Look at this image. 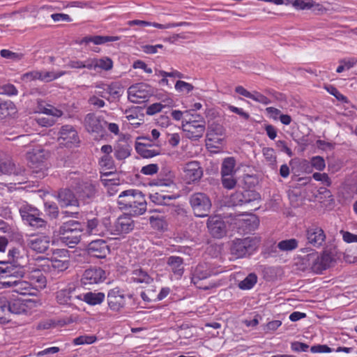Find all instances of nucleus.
<instances>
[{"label":"nucleus","instance_id":"4d7b16f0","mask_svg":"<svg viewBox=\"0 0 357 357\" xmlns=\"http://www.w3.org/2000/svg\"><path fill=\"white\" fill-rule=\"evenodd\" d=\"M96 340V337L93 335H81L73 340L75 345H82L84 344H92Z\"/></svg>","mask_w":357,"mask_h":357},{"label":"nucleus","instance_id":"cd10ccee","mask_svg":"<svg viewBox=\"0 0 357 357\" xmlns=\"http://www.w3.org/2000/svg\"><path fill=\"white\" fill-rule=\"evenodd\" d=\"M42 271H43L42 268L39 269L38 268H33L31 271H28L27 273L25 270V275L24 277L28 278L33 285H38L39 287H45L46 278Z\"/></svg>","mask_w":357,"mask_h":357},{"label":"nucleus","instance_id":"6ab92c4d","mask_svg":"<svg viewBox=\"0 0 357 357\" xmlns=\"http://www.w3.org/2000/svg\"><path fill=\"white\" fill-rule=\"evenodd\" d=\"M75 288L66 287L56 292V301L59 305H73L77 300L79 301V295H75Z\"/></svg>","mask_w":357,"mask_h":357},{"label":"nucleus","instance_id":"f8f14e48","mask_svg":"<svg viewBox=\"0 0 357 357\" xmlns=\"http://www.w3.org/2000/svg\"><path fill=\"white\" fill-rule=\"evenodd\" d=\"M98 185L91 181H83L77 186L76 194L79 202L89 204L94 201L98 194Z\"/></svg>","mask_w":357,"mask_h":357},{"label":"nucleus","instance_id":"0e129e2a","mask_svg":"<svg viewBox=\"0 0 357 357\" xmlns=\"http://www.w3.org/2000/svg\"><path fill=\"white\" fill-rule=\"evenodd\" d=\"M250 98L257 102L266 105L271 103L270 99H268L266 96L257 91H254L253 93H251V97H250Z\"/></svg>","mask_w":357,"mask_h":357},{"label":"nucleus","instance_id":"a211bd4d","mask_svg":"<svg viewBox=\"0 0 357 357\" xmlns=\"http://www.w3.org/2000/svg\"><path fill=\"white\" fill-rule=\"evenodd\" d=\"M59 142L66 146H71L79 142V137L73 126L65 125L59 131Z\"/></svg>","mask_w":357,"mask_h":357},{"label":"nucleus","instance_id":"5fc2aeb1","mask_svg":"<svg viewBox=\"0 0 357 357\" xmlns=\"http://www.w3.org/2000/svg\"><path fill=\"white\" fill-rule=\"evenodd\" d=\"M45 211L52 218H56L59 215V208L54 202L45 203Z\"/></svg>","mask_w":357,"mask_h":357},{"label":"nucleus","instance_id":"6e6d98bb","mask_svg":"<svg viewBox=\"0 0 357 357\" xmlns=\"http://www.w3.org/2000/svg\"><path fill=\"white\" fill-rule=\"evenodd\" d=\"M0 55L5 59H10L12 61H20L23 58V54L21 53L13 52L9 50H1Z\"/></svg>","mask_w":357,"mask_h":357},{"label":"nucleus","instance_id":"680f3d73","mask_svg":"<svg viewBox=\"0 0 357 357\" xmlns=\"http://www.w3.org/2000/svg\"><path fill=\"white\" fill-rule=\"evenodd\" d=\"M149 222L151 226L157 229H162L165 225L163 218L159 215H152L149 218Z\"/></svg>","mask_w":357,"mask_h":357},{"label":"nucleus","instance_id":"5701e85b","mask_svg":"<svg viewBox=\"0 0 357 357\" xmlns=\"http://www.w3.org/2000/svg\"><path fill=\"white\" fill-rule=\"evenodd\" d=\"M306 238L310 244L314 247H319L324 242L326 235L321 227L313 225L307 229Z\"/></svg>","mask_w":357,"mask_h":357},{"label":"nucleus","instance_id":"7ed1b4c3","mask_svg":"<svg viewBox=\"0 0 357 357\" xmlns=\"http://www.w3.org/2000/svg\"><path fill=\"white\" fill-rule=\"evenodd\" d=\"M68 251L66 249H56L52 256L47 259L40 266L43 272L52 275L66 271L70 266Z\"/></svg>","mask_w":357,"mask_h":357},{"label":"nucleus","instance_id":"37998d69","mask_svg":"<svg viewBox=\"0 0 357 357\" xmlns=\"http://www.w3.org/2000/svg\"><path fill=\"white\" fill-rule=\"evenodd\" d=\"M298 246V241L295 238L282 240L278 243L277 247L280 251L290 252L296 250Z\"/></svg>","mask_w":357,"mask_h":357},{"label":"nucleus","instance_id":"58836bf2","mask_svg":"<svg viewBox=\"0 0 357 357\" xmlns=\"http://www.w3.org/2000/svg\"><path fill=\"white\" fill-rule=\"evenodd\" d=\"M236 160L232 157H228L224 159L221 166V174L225 176L234 175Z\"/></svg>","mask_w":357,"mask_h":357},{"label":"nucleus","instance_id":"393cba45","mask_svg":"<svg viewBox=\"0 0 357 357\" xmlns=\"http://www.w3.org/2000/svg\"><path fill=\"white\" fill-rule=\"evenodd\" d=\"M181 128L185 137L191 140H198L202 138L205 132L204 127L190 125V123L182 121Z\"/></svg>","mask_w":357,"mask_h":357},{"label":"nucleus","instance_id":"423d86ee","mask_svg":"<svg viewBox=\"0 0 357 357\" xmlns=\"http://www.w3.org/2000/svg\"><path fill=\"white\" fill-rule=\"evenodd\" d=\"M22 220L29 225L36 229L45 228L47 222L41 217L42 213L27 203H23L19 207Z\"/></svg>","mask_w":357,"mask_h":357},{"label":"nucleus","instance_id":"864d4df0","mask_svg":"<svg viewBox=\"0 0 357 357\" xmlns=\"http://www.w3.org/2000/svg\"><path fill=\"white\" fill-rule=\"evenodd\" d=\"M105 86H107V83H104V82L97 83L95 86V88H96L95 93L97 96H98L99 97H101L102 98L106 99L108 101H110V98L108 96L109 92H107V91H106Z\"/></svg>","mask_w":357,"mask_h":357},{"label":"nucleus","instance_id":"13d9d810","mask_svg":"<svg viewBox=\"0 0 357 357\" xmlns=\"http://www.w3.org/2000/svg\"><path fill=\"white\" fill-rule=\"evenodd\" d=\"M310 164L312 167L318 171H322L326 167L324 158L319 155L312 157L310 160Z\"/></svg>","mask_w":357,"mask_h":357},{"label":"nucleus","instance_id":"aec40b11","mask_svg":"<svg viewBox=\"0 0 357 357\" xmlns=\"http://www.w3.org/2000/svg\"><path fill=\"white\" fill-rule=\"evenodd\" d=\"M50 244V237L45 234L31 236L27 240V245L38 253H44L47 251Z\"/></svg>","mask_w":357,"mask_h":357},{"label":"nucleus","instance_id":"69168bd1","mask_svg":"<svg viewBox=\"0 0 357 357\" xmlns=\"http://www.w3.org/2000/svg\"><path fill=\"white\" fill-rule=\"evenodd\" d=\"M193 88L191 84L181 80L177 81L175 84L176 90L179 92L185 91L189 93L192 91Z\"/></svg>","mask_w":357,"mask_h":357},{"label":"nucleus","instance_id":"09e8293b","mask_svg":"<svg viewBox=\"0 0 357 357\" xmlns=\"http://www.w3.org/2000/svg\"><path fill=\"white\" fill-rule=\"evenodd\" d=\"M224 136L222 135H216L212 132H208L207 130L206 137H207V145L211 146L212 147L218 148L219 146L222 145L223 142Z\"/></svg>","mask_w":357,"mask_h":357},{"label":"nucleus","instance_id":"603ef678","mask_svg":"<svg viewBox=\"0 0 357 357\" xmlns=\"http://www.w3.org/2000/svg\"><path fill=\"white\" fill-rule=\"evenodd\" d=\"M259 225V219L253 215L250 218L243 220V226L246 228L248 232H251L257 229Z\"/></svg>","mask_w":357,"mask_h":357},{"label":"nucleus","instance_id":"2f4dec72","mask_svg":"<svg viewBox=\"0 0 357 357\" xmlns=\"http://www.w3.org/2000/svg\"><path fill=\"white\" fill-rule=\"evenodd\" d=\"M135 149L137 153L144 158H151L160 153L159 149H149L145 143L136 142Z\"/></svg>","mask_w":357,"mask_h":357},{"label":"nucleus","instance_id":"0eeeda50","mask_svg":"<svg viewBox=\"0 0 357 357\" xmlns=\"http://www.w3.org/2000/svg\"><path fill=\"white\" fill-rule=\"evenodd\" d=\"M190 205L195 216L204 218L211 212L212 204L209 197L204 192H195L189 197Z\"/></svg>","mask_w":357,"mask_h":357},{"label":"nucleus","instance_id":"c03bdc74","mask_svg":"<svg viewBox=\"0 0 357 357\" xmlns=\"http://www.w3.org/2000/svg\"><path fill=\"white\" fill-rule=\"evenodd\" d=\"M340 65L336 69L337 73L344 70H349L357 64V59L355 57L344 58L339 61Z\"/></svg>","mask_w":357,"mask_h":357},{"label":"nucleus","instance_id":"8fccbe9b","mask_svg":"<svg viewBox=\"0 0 357 357\" xmlns=\"http://www.w3.org/2000/svg\"><path fill=\"white\" fill-rule=\"evenodd\" d=\"M174 175L169 172L167 178H159L155 181L154 184L160 187L174 188L176 184L174 181Z\"/></svg>","mask_w":357,"mask_h":357},{"label":"nucleus","instance_id":"2eb2a0df","mask_svg":"<svg viewBox=\"0 0 357 357\" xmlns=\"http://www.w3.org/2000/svg\"><path fill=\"white\" fill-rule=\"evenodd\" d=\"M107 304L109 309L119 312L126 305V298L123 291L119 287L110 289L107 293Z\"/></svg>","mask_w":357,"mask_h":357},{"label":"nucleus","instance_id":"4c0bfd02","mask_svg":"<svg viewBox=\"0 0 357 357\" xmlns=\"http://www.w3.org/2000/svg\"><path fill=\"white\" fill-rule=\"evenodd\" d=\"M10 321L8 301L5 297H0V324H5Z\"/></svg>","mask_w":357,"mask_h":357},{"label":"nucleus","instance_id":"39448f33","mask_svg":"<svg viewBox=\"0 0 357 357\" xmlns=\"http://www.w3.org/2000/svg\"><path fill=\"white\" fill-rule=\"evenodd\" d=\"M259 245L257 238H236L231 245L230 252L235 258H243L252 255Z\"/></svg>","mask_w":357,"mask_h":357},{"label":"nucleus","instance_id":"3c124183","mask_svg":"<svg viewBox=\"0 0 357 357\" xmlns=\"http://www.w3.org/2000/svg\"><path fill=\"white\" fill-rule=\"evenodd\" d=\"M96 69L100 68L104 70H109L113 67V62L109 57L96 59Z\"/></svg>","mask_w":357,"mask_h":357},{"label":"nucleus","instance_id":"ddd939ff","mask_svg":"<svg viewBox=\"0 0 357 357\" xmlns=\"http://www.w3.org/2000/svg\"><path fill=\"white\" fill-rule=\"evenodd\" d=\"M183 179L188 184L196 183L203 176L204 171L198 161H190L183 168Z\"/></svg>","mask_w":357,"mask_h":357},{"label":"nucleus","instance_id":"774afa93","mask_svg":"<svg viewBox=\"0 0 357 357\" xmlns=\"http://www.w3.org/2000/svg\"><path fill=\"white\" fill-rule=\"evenodd\" d=\"M38 78H40L39 70L29 71L21 76V79L26 82L38 80Z\"/></svg>","mask_w":357,"mask_h":357},{"label":"nucleus","instance_id":"7c9ffc66","mask_svg":"<svg viewBox=\"0 0 357 357\" xmlns=\"http://www.w3.org/2000/svg\"><path fill=\"white\" fill-rule=\"evenodd\" d=\"M105 298V296L104 293L90 291L84 294H79V301H83L90 305H96L102 303Z\"/></svg>","mask_w":357,"mask_h":357},{"label":"nucleus","instance_id":"a19ab883","mask_svg":"<svg viewBox=\"0 0 357 357\" xmlns=\"http://www.w3.org/2000/svg\"><path fill=\"white\" fill-rule=\"evenodd\" d=\"M15 111V106L12 101L0 99V119L14 114Z\"/></svg>","mask_w":357,"mask_h":357},{"label":"nucleus","instance_id":"4468645a","mask_svg":"<svg viewBox=\"0 0 357 357\" xmlns=\"http://www.w3.org/2000/svg\"><path fill=\"white\" fill-rule=\"evenodd\" d=\"M107 122L93 113L86 114L84 118L86 130L91 133L96 134V137H102L105 134V127Z\"/></svg>","mask_w":357,"mask_h":357},{"label":"nucleus","instance_id":"c9c22d12","mask_svg":"<svg viewBox=\"0 0 357 357\" xmlns=\"http://www.w3.org/2000/svg\"><path fill=\"white\" fill-rule=\"evenodd\" d=\"M105 88L106 91L109 92V102L119 98L123 93V87L119 82H114L107 84V86H105Z\"/></svg>","mask_w":357,"mask_h":357},{"label":"nucleus","instance_id":"4be33fe9","mask_svg":"<svg viewBox=\"0 0 357 357\" xmlns=\"http://www.w3.org/2000/svg\"><path fill=\"white\" fill-rule=\"evenodd\" d=\"M211 275V272L204 269L203 266H198L195 270L192 277V282L199 288L204 290H208L215 287V283L209 282L208 284H204L202 281L208 278Z\"/></svg>","mask_w":357,"mask_h":357},{"label":"nucleus","instance_id":"49530a36","mask_svg":"<svg viewBox=\"0 0 357 357\" xmlns=\"http://www.w3.org/2000/svg\"><path fill=\"white\" fill-rule=\"evenodd\" d=\"M131 148L128 144H119L115 149V157L118 160H123L130 155Z\"/></svg>","mask_w":357,"mask_h":357},{"label":"nucleus","instance_id":"a878e982","mask_svg":"<svg viewBox=\"0 0 357 357\" xmlns=\"http://www.w3.org/2000/svg\"><path fill=\"white\" fill-rule=\"evenodd\" d=\"M86 231L89 234L105 236L109 234V227L104 222H100L97 218L88 220Z\"/></svg>","mask_w":357,"mask_h":357},{"label":"nucleus","instance_id":"412c9836","mask_svg":"<svg viewBox=\"0 0 357 357\" xmlns=\"http://www.w3.org/2000/svg\"><path fill=\"white\" fill-rule=\"evenodd\" d=\"M207 227L210 234L216 238H220L226 235V225L219 216H212L208 219Z\"/></svg>","mask_w":357,"mask_h":357},{"label":"nucleus","instance_id":"c756f323","mask_svg":"<svg viewBox=\"0 0 357 357\" xmlns=\"http://www.w3.org/2000/svg\"><path fill=\"white\" fill-rule=\"evenodd\" d=\"M46 156V152L43 149L37 147L29 151L26 158L33 167H38L45 161Z\"/></svg>","mask_w":357,"mask_h":357},{"label":"nucleus","instance_id":"c85d7f7f","mask_svg":"<svg viewBox=\"0 0 357 357\" xmlns=\"http://www.w3.org/2000/svg\"><path fill=\"white\" fill-rule=\"evenodd\" d=\"M294 8L296 10H311L316 13L324 10L322 5L317 3L313 0H296L294 1Z\"/></svg>","mask_w":357,"mask_h":357},{"label":"nucleus","instance_id":"20e7f679","mask_svg":"<svg viewBox=\"0 0 357 357\" xmlns=\"http://www.w3.org/2000/svg\"><path fill=\"white\" fill-rule=\"evenodd\" d=\"M82 231V223L76 220L63 222L59 230L62 242L71 248L80 241Z\"/></svg>","mask_w":357,"mask_h":357},{"label":"nucleus","instance_id":"79ce46f5","mask_svg":"<svg viewBox=\"0 0 357 357\" xmlns=\"http://www.w3.org/2000/svg\"><path fill=\"white\" fill-rule=\"evenodd\" d=\"M66 74L65 71H46V70H39L40 78L38 80L50 82L53 80H55L60 77Z\"/></svg>","mask_w":357,"mask_h":357},{"label":"nucleus","instance_id":"1a4fd4ad","mask_svg":"<svg viewBox=\"0 0 357 357\" xmlns=\"http://www.w3.org/2000/svg\"><path fill=\"white\" fill-rule=\"evenodd\" d=\"M261 199L260 195L255 190L236 191L231 194L229 202L233 206L250 204L255 210L259 208L258 204Z\"/></svg>","mask_w":357,"mask_h":357},{"label":"nucleus","instance_id":"052dcab7","mask_svg":"<svg viewBox=\"0 0 357 357\" xmlns=\"http://www.w3.org/2000/svg\"><path fill=\"white\" fill-rule=\"evenodd\" d=\"M221 176L222 183L224 188L227 189H232L235 187L236 180L234 178V175L225 176L224 174H221Z\"/></svg>","mask_w":357,"mask_h":357},{"label":"nucleus","instance_id":"f03ea898","mask_svg":"<svg viewBox=\"0 0 357 357\" xmlns=\"http://www.w3.org/2000/svg\"><path fill=\"white\" fill-rule=\"evenodd\" d=\"M119 208L131 216L143 215L147 209L144 195L139 190L129 189L121 192L117 199Z\"/></svg>","mask_w":357,"mask_h":357},{"label":"nucleus","instance_id":"338daca9","mask_svg":"<svg viewBox=\"0 0 357 357\" xmlns=\"http://www.w3.org/2000/svg\"><path fill=\"white\" fill-rule=\"evenodd\" d=\"M18 93L16 87L11 84H8L0 87V94H6L8 96H15Z\"/></svg>","mask_w":357,"mask_h":357},{"label":"nucleus","instance_id":"bf43d9fd","mask_svg":"<svg viewBox=\"0 0 357 357\" xmlns=\"http://www.w3.org/2000/svg\"><path fill=\"white\" fill-rule=\"evenodd\" d=\"M207 130H208V132H213L216 135L222 136H224L225 132L224 127L221 124L216 122H212L211 123L208 122Z\"/></svg>","mask_w":357,"mask_h":357},{"label":"nucleus","instance_id":"a18cd8bd","mask_svg":"<svg viewBox=\"0 0 357 357\" xmlns=\"http://www.w3.org/2000/svg\"><path fill=\"white\" fill-rule=\"evenodd\" d=\"M0 172L5 174H18L20 171L16 169L15 164L10 160L0 162Z\"/></svg>","mask_w":357,"mask_h":357},{"label":"nucleus","instance_id":"e433bc0d","mask_svg":"<svg viewBox=\"0 0 357 357\" xmlns=\"http://www.w3.org/2000/svg\"><path fill=\"white\" fill-rule=\"evenodd\" d=\"M15 282L13 287H15V291L22 295H31L33 290V284L30 282L15 279Z\"/></svg>","mask_w":357,"mask_h":357},{"label":"nucleus","instance_id":"9d476101","mask_svg":"<svg viewBox=\"0 0 357 357\" xmlns=\"http://www.w3.org/2000/svg\"><path fill=\"white\" fill-rule=\"evenodd\" d=\"M135 222L131 215L124 213L117 218L109 227V234L121 235L128 234L134 229Z\"/></svg>","mask_w":357,"mask_h":357},{"label":"nucleus","instance_id":"bb28decb","mask_svg":"<svg viewBox=\"0 0 357 357\" xmlns=\"http://www.w3.org/2000/svg\"><path fill=\"white\" fill-rule=\"evenodd\" d=\"M121 36H86L80 40H76V43L82 45L93 43L95 45H102L109 42H114L120 40Z\"/></svg>","mask_w":357,"mask_h":357},{"label":"nucleus","instance_id":"f257e3e1","mask_svg":"<svg viewBox=\"0 0 357 357\" xmlns=\"http://www.w3.org/2000/svg\"><path fill=\"white\" fill-rule=\"evenodd\" d=\"M8 257L6 261H0V289L13 287L15 278L25 275L26 258L16 248L9 250Z\"/></svg>","mask_w":357,"mask_h":357},{"label":"nucleus","instance_id":"72a5a7b5","mask_svg":"<svg viewBox=\"0 0 357 357\" xmlns=\"http://www.w3.org/2000/svg\"><path fill=\"white\" fill-rule=\"evenodd\" d=\"M131 280L135 282L144 284H149L153 281V278L142 268L132 271Z\"/></svg>","mask_w":357,"mask_h":357},{"label":"nucleus","instance_id":"de8ad7c7","mask_svg":"<svg viewBox=\"0 0 357 357\" xmlns=\"http://www.w3.org/2000/svg\"><path fill=\"white\" fill-rule=\"evenodd\" d=\"M257 275L255 273H250L238 283V287L243 290L250 289L257 283Z\"/></svg>","mask_w":357,"mask_h":357},{"label":"nucleus","instance_id":"ea45409f","mask_svg":"<svg viewBox=\"0 0 357 357\" xmlns=\"http://www.w3.org/2000/svg\"><path fill=\"white\" fill-rule=\"evenodd\" d=\"M150 200L158 205H168L169 202L175 199L176 197L173 195H165L162 192H154L150 194Z\"/></svg>","mask_w":357,"mask_h":357},{"label":"nucleus","instance_id":"f3484780","mask_svg":"<svg viewBox=\"0 0 357 357\" xmlns=\"http://www.w3.org/2000/svg\"><path fill=\"white\" fill-rule=\"evenodd\" d=\"M87 252L91 257L104 259L109 254L110 248L105 241L98 239L88 245Z\"/></svg>","mask_w":357,"mask_h":357},{"label":"nucleus","instance_id":"e2e57ef3","mask_svg":"<svg viewBox=\"0 0 357 357\" xmlns=\"http://www.w3.org/2000/svg\"><path fill=\"white\" fill-rule=\"evenodd\" d=\"M312 178L317 181H321L324 185L330 186L331 181L328 175L326 173L316 172L312 174Z\"/></svg>","mask_w":357,"mask_h":357},{"label":"nucleus","instance_id":"f704fd0d","mask_svg":"<svg viewBox=\"0 0 357 357\" xmlns=\"http://www.w3.org/2000/svg\"><path fill=\"white\" fill-rule=\"evenodd\" d=\"M167 264L175 275L178 276L183 275L184 271L183 258L177 256H171L168 258Z\"/></svg>","mask_w":357,"mask_h":357},{"label":"nucleus","instance_id":"473e14b6","mask_svg":"<svg viewBox=\"0 0 357 357\" xmlns=\"http://www.w3.org/2000/svg\"><path fill=\"white\" fill-rule=\"evenodd\" d=\"M10 316L13 314H27L29 312L27 305L20 299L8 301Z\"/></svg>","mask_w":357,"mask_h":357},{"label":"nucleus","instance_id":"b1692460","mask_svg":"<svg viewBox=\"0 0 357 357\" xmlns=\"http://www.w3.org/2000/svg\"><path fill=\"white\" fill-rule=\"evenodd\" d=\"M57 200L61 207H79V199L72 190L68 188L61 189L57 195Z\"/></svg>","mask_w":357,"mask_h":357},{"label":"nucleus","instance_id":"9b49d317","mask_svg":"<svg viewBox=\"0 0 357 357\" xmlns=\"http://www.w3.org/2000/svg\"><path fill=\"white\" fill-rule=\"evenodd\" d=\"M152 95L151 87L144 83H138L129 87L128 98L134 103H142Z\"/></svg>","mask_w":357,"mask_h":357},{"label":"nucleus","instance_id":"6e6552de","mask_svg":"<svg viewBox=\"0 0 357 357\" xmlns=\"http://www.w3.org/2000/svg\"><path fill=\"white\" fill-rule=\"evenodd\" d=\"M305 265L316 273H320L326 270L331 262V257L328 254L319 255L312 250L303 258Z\"/></svg>","mask_w":357,"mask_h":357},{"label":"nucleus","instance_id":"dca6fc26","mask_svg":"<svg viewBox=\"0 0 357 357\" xmlns=\"http://www.w3.org/2000/svg\"><path fill=\"white\" fill-rule=\"evenodd\" d=\"M106 278V274L104 270L99 267H93L85 270L81 282L83 285H91L102 282Z\"/></svg>","mask_w":357,"mask_h":357}]
</instances>
